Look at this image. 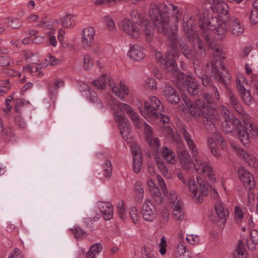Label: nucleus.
I'll return each instance as SVG.
<instances>
[{"label": "nucleus", "mask_w": 258, "mask_h": 258, "mask_svg": "<svg viewBox=\"0 0 258 258\" xmlns=\"http://www.w3.org/2000/svg\"><path fill=\"white\" fill-rule=\"evenodd\" d=\"M183 99L189 113L197 118L200 116L203 117L207 132L210 133L215 132L216 112L213 98L210 95H205L202 98L197 99L195 103L186 95L183 96Z\"/></svg>", "instance_id": "obj_1"}, {"label": "nucleus", "mask_w": 258, "mask_h": 258, "mask_svg": "<svg viewBox=\"0 0 258 258\" xmlns=\"http://www.w3.org/2000/svg\"><path fill=\"white\" fill-rule=\"evenodd\" d=\"M149 14L150 18L155 23L156 30L168 37L171 48L169 51L175 54H178V45H179V42L182 39L178 38L176 31L170 27L169 14L166 12L161 11L155 5L150 9Z\"/></svg>", "instance_id": "obj_2"}, {"label": "nucleus", "mask_w": 258, "mask_h": 258, "mask_svg": "<svg viewBox=\"0 0 258 258\" xmlns=\"http://www.w3.org/2000/svg\"><path fill=\"white\" fill-rule=\"evenodd\" d=\"M149 14L150 18L155 23L156 30L168 37L171 48L169 51L175 54H178V45H179V42L182 39L178 38L176 31L170 27L169 14L166 12L161 11L155 5L150 9Z\"/></svg>", "instance_id": "obj_3"}, {"label": "nucleus", "mask_w": 258, "mask_h": 258, "mask_svg": "<svg viewBox=\"0 0 258 258\" xmlns=\"http://www.w3.org/2000/svg\"><path fill=\"white\" fill-rule=\"evenodd\" d=\"M226 22L221 21L218 16L213 17L208 10H204L199 18L198 25L201 31L216 30L219 39L226 36L227 32Z\"/></svg>", "instance_id": "obj_4"}, {"label": "nucleus", "mask_w": 258, "mask_h": 258, "mask_svg": "<svg viewBox=\"0 0 258 258\" xmlns=\"http://www.w3.org/2000/svg\"><path fill=\"white\" fill-rule=\"evenodd\" d=\"M178 80L183 85V89L186 90L188 92V95L183 94L182 95V98L183 99V96L186 95L188 97L189 99H191L188 96H191L192 97L200 96V99L202 98V96L205 95H209V94H203L202 92L201 87L197 84L195 82V79L192 78L185 75L182 72H179L178 73ZM192 103H195L196 101H192L190 100ZM184 101V100H183Z\"/></svg>", "instance_id": "obj_5"}, {"label": "nucleus", "mask_w": 258, "mask_h": 258, "mask_svg": "<svg viewBox=\"0 0 258 258\" xmlns=\"http://www.w3.org/2000/svg\"><path fill=\"white\" fill-rule=\"evenodd\" d=\"M144 108L146 113L143 114L142 110L140 111L148 121L158 118L159 114L164 109L163 105L156 96H152L148 101H145Z\"/></svg>", "instance_id": "obj_6"}, {"label": "nucleus", "mask_w": 258, "mask_h": 258, "mask_svg": "<svg viewBox=\"0 0 258 258\" xmlns=\"http://www.w3.org/2000/svg\"><path fill=\"white\" fill-rule=\"evenodd\" d=\"M212 74L217 82L223 86L225 89H227L228 85L231 83V76L228 70L222 64L221 61L212 62Z\"/></svg>", "instance_id": "obj_7"}, {"label": "nucleus", "mask_w": 258, "mask_h": 258, "mask_svg": "<svg viewBox=\"0 0 258 258\" xmlns=\"http://www.w3.org/2000/svg\"><path fill=\"white\" fill-rule=\"evenodd\" d=\"M210 8L214 13H217L220 20L226 22L231 18L229 13V8L222 0H208Z\"/></svg>", "instance_id": "obj_8"}, {"label": "nucleus", "mask_w": 258, "mask_h": 258, "mask_svg": "<svg viewBox=\"0 0 258 258\" xmlns=\"http://www.w3.org/2000/svg\"><path fill=\"white\" fill-rule=\"evenodd\" d=\"M197 182L198 185L196 183L194 178H189L188 179V186L190 190L194 194L195 197L197 196V192L199 191V188L200 189L199 196L197 197V201L199 203L203 202V199L201 198V195L204 196H207L209 193L207 186H206L205 181L201 177H197Z\"/></svg>", "instance_id": "obj_9"}, {"label": "nucleus", "mask_w": 258, "mask_h": 258, "mask_svg": "<svg viewBox=\"0 0 258 258\" xmlns=\"http://www.w3.org/2000/svg\"><path fill=\"white\" fill-rule=\"evenodd\" d=\"M229 97L231 106L235 110L244 124L251 125L252 120L250 116L244 110L243 106L236 98L235 94L229 91Z\"/></svg>", "instance_id": "obj_10"}, {"label": "nucleus", "mask_w": 258, "mask_h": 258, "mask_svg": "<svg viewBox=\"0 0 258 258\" xmlns=\"http://www.w3.org/2000/svg\"><path fill=\"white\" fill-rule=\"evenodd\" d=\"M178 57V54H175L167 51L165 57H161L160 59V63L162 68L165 69L167 72L173 73L176 76L178 79V73L181 72L179 71L177 64L176 62L175 59Z\"/></svg>", "instance_id": "obj_11"}, {"label": "nucleus", "mask_w": 258, "mask_h": 258, "mask_svg": "<svg viewBox=\"0 0 258 258\" xmlns=\"http://www.w3.org/2000/svg\"><path fill=\"white\" fill-rule=\"evenodd\" d=\"M114 117L116 122L118 123L120 133L122 138L125 141H128L132 137L130 134L131 127L124 114H120L118 111H116L114 113Z\"/></svg>", "instance_id": "obj_12"}, {"label": "nucleus", "mask_w": 258, "mask_h": 258, "mask_svg": "<svg viewBox=\"0 0 258 258\" xmlns=\"http://www.w3.org/2000/svg\"><path fill=\"white\" fill-rule=\"evenodd\" d=\"M223 128L226 132L232 133L235 131L243 128L241 122L237 118L234 117L232 115L224 113V122L222 125Z\"/></svg>", "instance_id": "obj_13"}, {"label": "nucleus", "mask_w": 258, "mask_h": 258, "mask_svg": "<svg viewBox=\"0 0 258 258\" xmlns=\"http://www.w3.org/2000/svg\"><path fill=\"white\" fill-rule=\"evenodd\" d=\"M141 214L143 218L147 221H153L157 214L156 207L150 200H146L142 206Z\"/></svg>", "instance_id": "obj_14"}, {"label": "nucleus", "mask_w": 258, "mask_h": 258, "mask_svg": "<svg viewBox=\"0 0 258 258\" xmlns=\"http://www.w3.org/2000/svg\"><path fill=\"white\" fill-rule=\"evenodd\" d=\"M135 14H137V12L133 11L131 13V15L132 16V20L136 23H138L139 24L140 23L142 25H143L145 27V33L147 39L148 41H150L152 40L154 33V29L156 30L155 27L153 28L152 24L146 20H140L139 21H138L137 17ZM138 18L140 19V17L138 16ZM154 24V27H155V23L153 22Z\"/></svg>", "instance_id": "obj_15"}, {"label": "nucleus", "mask_w": 258, "mask_h": 258, "mask_svg": "<svg viewBox=\"0 0 258 258\" xmlns=\"http://www.w3.org/2000/svg\"><path fill=\"white\" fill-rule=\"evenodd\" d=\"M121 28L132 38H137L140 36L139 28L128 19H124L121 22Z\"/></svg>", "instance_id": "obj_16"}, {"label": "nucleus", "mask_w": 258, "mask_h": 258, "mask_svg": "<svg viewBox=\"0 0 258 258\" xmlns=\"http://www.w3.org/2000/svg\"><path fill=\"white\" fill-rule=\"evenodd\" d=\"M162 91L164 96L168 102L173 104L179 103L180 100L179 95L173 87L166 85L163 88Z\"/></svg>", "instance_id": "obj_17"}, {"label": "nucleus", "mask_w": 258, "mask_h": 258, "mask_svg": "<svg viewBox=\"0 0 258 258\" xmlns=\"http://www.w3.org/2000/svg\"><path fill=\"white\" fill-rule=\"evenodd\" d=\"M226 23H228L229 31L233 35L240 36L243 33L244 27L238 19H235L234 17L230 18Z\"/></svg>", "instance_id": "obj_18"}, {"label": "nucleus", "mask_w": 258, "mask_h": 258, "mask_svg": "<svg viewBox=\"0 0 258 258\" xmlns=\"http://www.w3.org/2000/svg\"><path fill=\"white\" fill-rule=\"evenodd\" d=\"M95 29L93 27L85 28L83 31L82 43L84 48L88 49L92 46L94 40Z\"/></svg>", "instance_id": "obj_19"}, {"label": "nucleus", "mask_w": 258, "mask_h": 258, "mask_svg": "<svg viewBox=\"0 0 258 258\" xmlns=\"http://www.w3.org/2000/svg\"><path fill=\"white\" fill-rule=\"evenodd\" d=\"M238 173L240 179L243 182L244 186L248 187L249 190L252 189L255 186L252 175L243 168L240 169Z\"/></svg>", "instance_id": "obj_20"}, {"label": "nucleus", "mask_w": 258, "mask_h": 258, "mask_svg": "<svg viewBox=\"0 0 258 258\" xmlns=\"http://www.w3.org/2000/svg\"><path fill=\"white\" fill-rule=\"evenodd\" d=\"M130 48L127 52V56L135 61H138L142 60L145 57L143 48L138 46L130 44Z\"/></svg>", "instance_id": "obj_21"}, {"label": "nucleus", "mask_w": 258, "mask_h": 258, "mask_svg": "<svg viewBox=\"0 0 258 258\" xmlns=\"http://www.w3.org/2000/svg\"><path fill=\"white\" fill-rule=\"evenodd\" d=\"M249 129V125L244 124L243 128L237 131L238 137L241 143L245 147L250 145V137L251 136Z\"/></svg>", "instance_id": "obj_22"}, {"label": "nucleus", "mask_w": 258, "mask_h": 258, "mask_svg": "<svg viewBox=\"0 0 258 258\" xmlns=\"http://www.w3.org/2000/svg\"><path fill=\"white\" fill-rule=\"evenodd\" d=\"M189 19L190 20L191 17L189 18ZM183 28L186 37L190 41H194L197 37V34L196 32L193 30L191 23H189L188 18H183Z\"/></svg>", "instance_id": "obj_23"}, {"label": "nucleus", "mask_w": 258, "mask_h": 258, "mask_svg": "<svg viewBox=\"0 0 258 258\" xmlns=\"http://www.w3.org/2000/svg\"><path fill=\"white\" fill-rule=\"evenodd\" d=\"M118 108L119 110L118 111L119 112L120 114H124L123 112L121 113L122 110L124 109L133 122L135 123H138L139 122L140 119L139 115L137 112H135L133 108L130 105L127 104L120 103L119 104Z\"/></svg>", "instance_id": "obj_24"}, {"label": "nucleus", "mask_w": 258, "mask_h": 258, "mask_svg": "<svg viewBox=\"0 0 258 258\" xmlns=\"http://www.w3.org/2000/svg\"><path fill=\"white\" fill-rule=\"evenodd\" d=\"M215 209L218 217L222 219L226 220V217L229 216V211L220 203L215 206Z\"/></svg>", "instance_id": "obj_25"}, {"label": "nucleus", "mask_w": 258, "mask_h": 258, "mask_svg": "<svg viewBox=\"0 0 258 258\" xmlns=\"http://www.w3.org/2000/svg\"><path fill=\"white\" fill-rule=\"evenodd\" d=\"M162 156L166 160L167 162L171 164H174L176 162L175 159V154L172 150L167 147H164L162 151Z\"/></svg>", "instance_id": "obj_26"}, {"label": "nucleus", "mask_w": 258, "mask_h": 258, "mask_svg": "<svg viewBox=\"0 0 258 258\" xmlns=\"http://www.w3.org/2000/svg\"><path fill=\"white\" fill-rule=\"evenodd\" d=\"M135 191V200L137 202H140L144 197V188L142 183L140 181H137L134 187Z\"/></svg>", "instance_id": "obj_27"}, {"label": "nucleus", "mask_w": 258, "mask_h": 258, "mask_svg": "<svg viewBox=\"0 0 258 258\" xmlns=\"http://www.w3.org/2000/svg\"><path fill=\"white\" fill-rule=\"evenodd\" d=\"M184 211L182 209L180 203L177 202L173 208V216L175 219L180 221L184 218Z\"/></svg>", "instance_id": "obj_28"}, {"label": "nucleus", "mask_w": 258, "mask_h": 258, "mask_svg": "<svg viewBox=\"0 0 258 258\" xmlns=\"http://www.w3.org/2000/svg\"><path fill=\"white\" fill-rule=\"evenodd\" d=\"M201 81L202 84L206 87L212 88L214 91L215 92V97L218 99L219 96V92L218 90L215 86H213L212 81L210 78L207 75H205L201 79Z\"/></svg>", "instance_id": "obj_29"}, {"label": "nucleus", "mask_w": 258, "mask_h": 258, "mask_svg": "<svg viewBox=\"0 0 258 258\" xmlns=\"http://www.w3.org/2000/svg\"><path fill=\"white\" fill-rule=\"evenodd\" d=\"M178 158L182 165H185L186 164H189L191 163V157L188 151L186 150H183L180 151L178 154Z\"/></svg>", "instance_id": "obj_30"}, {"label": "nucleus", "mask_w": 258, "mask_h": 258, "mask_svg": "<svg viewBox=\"0 0 258 258\" xmlns=\"http://www.w3.org/2000/svg\"><path fill=\"white\" fill-rule=\"evenodd\" d=\"M195 162L194 165L196 171L199 172L205 173V171L210 166L207 162H203L200 159L196 158Z\"/></svg>", "instance_id": "obj_31"}, {"label": "nucleus", "mask_w": 258, "mask_h": 258, "mask_svg": "<svg viewBox=\"0 0 258 258\" xmlns=\"http://www.w3.org/2000/svg\"><path fill=\"white\" fill-rule=\"evenodd\" d=\"M179 46L181 48L183 54L188 59H191L192 57V54L189 49L188 46L187 45L186 41L183 40H180L179 42Z\"/></svg>", "instance_id": "obj_32"}, {"label": "nucleus", "mask_w": 258, "mask_h": 258, "mask_svg": "<svg viewBox=\"0 0 258 258\" xmlns=\"http://www.w3.org/2000/svg\"><path fill=\"white\" fill-rule=\"evenodd\" d=\"M106 77L105 74L101 76L98 79L92 82L93 86L96 87L98 89H104L106 85Z\"/></svg>", "instance_id": "obj_33"}, {"label": "nucleus", "mask_w": 258, "mask_h": 258, "mask_svg": "<svg viewBox=\"0 0 258 258\" xmlns=\"http://www.w3.org/2000/svg\"><path fill=\"white\" fill-rule=\"evenodd\" d=\"M243 101L247 105L250 104L253 101V98L248 91L245 88L239 91Z\"/></svg>", "instance_id": "obj_34"}, {"label": "nucleus", "mask_w": 258, "mask_h": 258, "mask_svg": "<svg viewBox=\"0 0 258 258\" xmlns=\"http://www.w3.org/2000/svg\"><path fill=\"white\" fill-rule=\"evenodd\" d=\"M208 144L212 154L215 157H219L220 156V150L217 148L216 143L212 139L211 141L209 140Z\"/></svg>", "instance_id": "obj_35"}, {"label": "nucleus", "mask_w": 258, "mask_h": 258, "mask_svg": "<svg viewBox=\"0 0 258 258\" xmlns=\"http://www.w3.org/2000/svg\"><path fill=\"white\" fill-rule=\"evenodd\" d=\"M248 253L246 249H242L240 246H237L233 252V258H247Z\"/></svg>", "instance_id": "obj_36"}, {"label": "nucleus", "mask_w": 258, "mask_h": 258, "mask_svg": "<svg viewBox=\"0 0 258 258\" xmlns=\"http://www.w3.org/2000/svg\"><path fill=\"white\" fill-rule=\"evenodd\" d=\"M236 87L238 91L244 89L245 88L243 84H246L247 82H246L245 80L244 76L243 74H239L237 76V78L236 81Z\"/></svg>", "instance_id": "obj_37"}, {"label": "nucleus", "mask_w": 258, "mask_h": 258, "mask_svg": "<svg viewBox=\"0 0 258 258\" xmlns=\"http://www.w3.org/2000/svg\"><path fill=\"white\" fill-rule=\"evenodd\" d=\"M143 258H155L153 254V249L152 247L145 246L141 250Z\"/></svg>", "instance_id": "obj_38"}, {"label": "nucleus", "mask_w": 258, "mask_h": 258, "mask_svg": "<svg viewBox=\"0 0 258 258\" xmlns=\"http://www.w3.org/2000/svg\"><path fill=\"white\" fill-rule=\"evenodd\" d=\"M197 46L198 50L197 51L201 56L204 57L206 55V52L205 50V46L204 42L200 39V38L197 37Z\"/></svg>", "instance_id": "obj_39"}, {"label": "nucleus", "mask_w": 258, "mask_h": 258, "mask_svg": "<svg viewBox=\"0 0 258 258\" xmlns=\"http://www.w3.org/2000/svg\"><path fill=\"white\" fill-rule=\"evenodd\" d=\"M156 162L157 163L158 167L159 168L160 171L162 172L163 174H165L168 173V169L162 159L160 157H156L155 158ZM166 175H165V176Z\"/></svg>", "instance_id": "obj_40"}, {"label": "nucleus", "mask_w": 258, "mask_h": 258, "mask_svg": "<svg viewBox=\"0 0 258 258\" xmlns=\"http://www.w3.org/2000/svg\"><path fill=\"white\" fill-rule=\"evenodd\" d=\"M73 16L71 14L67 15L65 17L61 19V24L63 27L65 28H70L73 25L72 18Z\"/></svg>", "instance_id": "obj_41"}, {"label": "nucleus", "mask_w": 258, "mask_h": 258, "mask_svg": "<svg viewBox=\"0 0 258 258\" xmlns=\"http://www.w3.org/2000/svg\"><path fill=\"white\" fill-rule=\"evenodd\" d=\"M143 157H134V170L135 172L138 173L140 171L142 168Z\"/></svg>", "instance_id": "obj_42"}, {"label": "nucleus", "mask_w": 258, "mask_h": 258, "mask_svg": "<svg viewBox=\"0 0 258 258\" xmlns=\"http://www.w3.org/2000/svg\"><path fill=\"white\" fill-rule=\"evenodd\" d=\"M249 21L251 24L255 25L258 23V11L254 9L251 10L249 17Z\"/></svg>", "instance_id": "obj_43"}, {"label": "nucleus", "mask_w": 258, "mask_h": 258, "mask_svg": "<svg viewBox=\"0 0 258 258\" xmlns=\"http://www.w3.org/2000/svg\"><path fill=\"white\" fill-rule=\"evenodd\" d=\"M84 67L86 70H90L93 66V59L89 55H85L84 57Z\"/></svg>", "instance_id": "obj_44"}, {"label": "nucleus", "mask_w": 258, "mask_h": 258, "mask_svg": "<svg viewBox=\"0 0 258 258\" xmlns=\"http://www.w3.org/2000/svg\"><path fill=\"white\" fill-rule=\"evenodd\" d=\"M233 147L240 158L246 160L248 159L249 155L245 150L236 145L233 146Z\"/></svg>", "instance_id": "obj_45"}, {"label": "nucleus", "mask_w": 258, "mask_h": 258, "mask_svg": "<svg viewBox=\"0 0 258 258\" xmlns=\"http://www.w3.org/2000/svg\"><path fill=\"white\" fill-rule=\"evenodd\" d=\"M113 82L110 79H108V84L109 86L112 87V92L117 96L120 99L123 100L124 98V95H123L118 87H115L112 86Z\"/></svg>", "instance_id": "obj_46"}, {"label": "nucleus", "mask_w": 258, "mask_h": 258, "mask_svg": "<svg viewBox=\"0 0 258 258\" xmlns=\"http://www.w3.org/2000/svg\"><path fill=\"white\" fill-rule=\"evenodd\" d=\"M145 84L146 86L151 90H156L157 88L156 81L153 78H147Z\"/></svg>", "instance_id": "obj_47"}, {"label": "nucleus", "mask_w": 258, "mask_h": 258, "mask_svg": "<svg viewBox=\"0 0 258 258\" xmlns=\"http://www.w3.org/2000/svg\"><path fill=\"white\" fill-rule=\"evenodd\" d=\"M152 197L154 200L157 203L160 204L163 201V198L159 189L158 188H154L152 192Z\"/></svg>", "instance_id": "obj_48"}, {"label": "nucleus", "mask_w": 258, "mask_h": 258, "mask_svg": "<svg viewBox=\"0 0 258 258\" xmlns=\"http://www.w3.org/2000/svg\"><path fill=\"white\" fill-rule=\"evenodd\" d=\"M132 154L134 157H143L142 151L139 145L134 144L132 145Z\"/></svg>", "instance_id": "obj_49"}, {"label": "nucleus", "mask_w": 258, "mask_h": 258, "mask_svg": "<svg viewBox=\"0 0 258 258\" xmlns=\"http://www.w3.org/2000/svg\"><path fill=\"white\" fill-rule=\"evenodd\" d=\"M124 202L122 200H120L118 203V206H117V212L118 213V215L119 217L123 219L124 216H125V208L123 206Z\"/></svg>", "instance_id": "obj_50"}, {"label": "nucleus", "mask_w": 258, "mask_h": 258, "mask_svg": "<svg viewBox=\"0 0 258 258\" xmlns=\"http://www.w3.org/2000/svg\"><path fill=\"white\" fill-rule=\"evenodd\" d=\"M11 27L13 29H19L22 26V22L18 18H11Z\"/></svg>", "instance_id": "obj_51"}, {"label": "nucleus", "mask_w": 258, "mask_h": 258, "mask_svg": "<svg viewBox=\"0 0 258 258\" xmlns=\"http://www.w3.org/2000/svg\"><path fill=\"white\" fill-rule=\"evenodd\" d=\"M75 236L77 238H81L86 236V232L80 227H77L73 230Z\"/></svg>", "instance_id": "obj_52"}, {"label": "nucleus", "mask_w": 258, "mask_h": 258, "mask_svg": "<svg viewBox=\"0 0 258 258\" xmlns=\"http://www.w3.org/2000/svg\"><path fill=\"white\" fill-rule=\"evenodd\" d=\"M130 215L134 223H136L137 221L138 220V212L136 208L134 207L131 209L130 212Z\"/></svg>", "instance_id": "obj_53"}, {"label": "nucleus", "mask_w": 258, "mask_h": 258, "mask_svg": "<svg viewBox=\"0 0 258 258\" xmlns=\"http://www.w3.org/2000/svg\"><path fill=\"white\" fill-rule=\"evenodd\" d=\"M45 61L48 62V64L51 66L56 65L59 62V60L56 58L54 56L49 54L47 56V58L45 59Z\"/></svg>", "instance_id": "obj_54"}, {"label": "nucleus", "mask_w": 258, "mask_h": 258, "mask_svg": "<svg viewBox=\"0 0 258 258\" xmlns=\"http://www.w3.org/2000/svg\"><path fill=\"white\" fill-rule=\"evenodd\" d=\"M105 220H109L113 217V208H110L102 213Z\"/></svg>", "instance_id": "obj_55"}, {"label": "nucleus", "mask_w": 258, "mask_h": 258, "mask_svg": "<svg viewBox=\"0 0 258 258\" xmlns=\"http://www.w3.org/2000/svg\"><path fill=\"white\" fill-rule=\"evenodd\" d=\"M104 20L106 22V25L107 28L110 30H113L115 27V23L114 21L110 19L108 16H105Z\"/></svg>", "instance_id": "obj_56"}, {"label": "nucleus", "mask_w": 258, "mask_h": 258, "mask_svg": "<svg viewBox=\"0 0 258 258\" xmlns=\"http://www.w3.org/2000/svg\"><path fill=\"white\" fill-rule=\"evenodd\" d=\"M250 238L251 242L255 244H258V231L256 230H252L250 234Z\"/></svg>", "instance_id": "obj_57"}, {"label": "nucleus", "mask_w": 258, "mask_h": 258, "mask_svg": "<svg viewBox=\"0 0 258 258\" xmlns=\"http://www.w3.org/2000/svg\"><path fill=\"white\" fill-rule=\"evenodd\" d=\"M204 174L206 175L211 181L214 182L216 180L212 168L210 166L207 168V170H206L205 173H204Z\"/></svg>", "instance_id": "obj_58"}, {"label": "nucleus", "mask_w": 258, "mask_h": 258, "mask_svg": "<svg viewBox=\"0 0 258 258\" xmlns=\"http://www.w3.org/2000/svg\"><path fill=\"white\" fill-rule=\"evenodd\" d=\"M187 143L189 149L192 151L193 156H196V154L198 153V149L192 140L187 141Z\"/></svg>", "instance_id": "obj_59"}, {"label": "nucleus", "mask_w": 258, "mask_h": 258, "mask_svg": "<svg viewBox=\"0 0 258 258\" xmlns=\"http://www.w3.org/2000/svg\"><path fill=\"white\" fill-rule=\"evenodd\" d=\"M10 63V58L7 56H1L0 57V64L2 67H7Z\"/></svg>", "instance_id": "obj_60"}, {"label": "nucleus", "mask_w": 258, "mask_h": 258, "mask_svg": "<svg viewBox=\"0 0 258 258\" xmlns=\"http://www.w3.org/2000/svg\"><path fill=\"white\" fill-rule=\"evenodd\" d=\"M90 249L93 253H99L102 249V245L100 243H95L91 246Z\"/></svg>", "instance_id": "obj_61"}, {"label": "nucleus", "mask_w": 258, "mask_h": 258, "mask_svg": "<svg viewBox=\"0 0 258 258\" xmlns=\"http://www.w3.org/2000/svg\"><path fill=\"white\" fill-rule=\"evenodd\" d=\"M3 84L5 86H0V93H6L8 90L10 89V86L9 85L10 82L8 80L7 81H4Z\"/></svg>", "instance_id": "obj_62"}, {"label": "nucleus", "mask_w": 258, "mask_h": 258, "mask_svg": "<svg viewBox=\"0 0 258 258\" xmlns=\"http://www.w3.org/2000/svg\"><path fill=\"white\" fill-rule=\"evenodd\" d=\"M112 207V205L110 203L101 202L99 204V209L101 213L105 212V210H107V209Z\"/></svg>", "instance_id": "obj_63"}, {"label": "nucleus", "mask_w": 258, "mask_h": 258, "mask_svg": "<svg viewBox=\"0 0 258 258\" xmlns=\"http://www.w3.org/2000/svg\"><path fill=\"white\" fill-rule=\"evenodd\" d=\"M234 213L235 217L238 218L240 220L243 218V212L242 210L239 207L236 206L234 208Z\"/></svg>", "instance_id": "obj_64"}]
</instances>
